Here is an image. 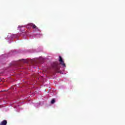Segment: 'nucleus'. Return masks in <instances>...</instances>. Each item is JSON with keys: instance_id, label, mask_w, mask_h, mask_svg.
<instances>
[{"instance_id": "1", "label": "nucleus", "mask_w": 125, "mask_h": 125, "mask_svg": "<svg viewBox=\"0 0 125 125\" xmlns=\"http://www.w3.org/2000/svg\"><path fill=\"white\" fill-rule=\"evenodd\" d=\"M52 68L54 70H55L56 73H61L60 71V64L58 62H55L53 63L52 65Z\"/></svg>"}, {"instance_id": "2", "label": "nucleus", "mask_w": 125, "mask_h": 125, "mask_svg": "<svg viewBox=\"0 0 125 125\" xmlns=\"http://www.w3.org/2000/svg\"><path fill=\"white\" fill-rule=\"evenodd\" d=\"M59 57H60V59L59 60V61L61 65L63 66V67H66V64H65V63H64L63 59H62V57H61V56H60Z\"/></svg>"}, {"instance_id": "3", "label": "nucleus", "mask_w": 125, "mask_h": 125, "mask_svg": "<svg viewBox=\"0 0 125 125\" xmlns=\"http://www.w3.org/2000/svg\"><path fill=\"white\" fill-rule=\"evenodd\" d=\"M28 26H30L31 27H32L33 29H36V30H37V31H40V29H39V28H38L37 26H36V25H35L33 23H30L28 24Z\"/></svg>"}, {"instance_id": "4", "label": "nucleus", "mask_w": 125, "mask_h": 125, "mask_svg": "<svg viewBox=\"0 0 125 125\" xmlns=\"http://www.w3.org/2000/svg\"><path fill=\"white\" fill-rule=\"evenodd\" d=\"M38 60L40 63H43L44 59L42 57H40Z\"/></svg>"}, {"instance_id": "5", "label": "nucleus", "mask_w": 125, "mask_h": 125, "mask_svg": "<svg viewBox=\"0 0 125 125\" xmlns=\"http://www.w3.org/2000/svg\"><path fill=\"white\" fill-rule=\"evenodd\" d=\"M51 104H54L55 103V100L54 99H52L51 101Z\"/></svg>"}, {"instance_id": "6", "label": "nucleus", "mask_w": 125, "mask_h": 125, "mask_svg": "<svg viewBox=\"0 0 125 125\" xmlns=\"http://www.w3.org/2000/svg\"><path fill=\"white\" fill-rule=\"evenodd\" d=\"M34 78H37V77H36V75L34 76Z\"/></svg>"}]
</instances>
